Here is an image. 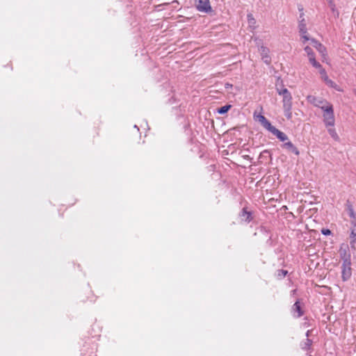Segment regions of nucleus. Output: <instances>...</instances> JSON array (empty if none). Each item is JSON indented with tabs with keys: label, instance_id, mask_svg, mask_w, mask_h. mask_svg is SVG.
I'll return each mask as SVG.
<instances>
[{
	"label": "nucleus",
	"instance_id": "12",
	"mask_svg": "<svg viewBox=\"0 0 356 356\" xmlns=\"http://www.w3.org/2000/svg\"><path fill=\"white\" fill-rule=\"evenodd\" d=\"M298 29L300 33H307V22L305 19L298 20Z\"/></svg>",
	"mask_w": 356,
	"mask_h": 356
},
{
	"label": "nucleus",
	"instance_id": "30",
	"mask_svg": "<svg viewBox=\"0 0 356 356\" xmlns=\"http://www.w3.org/2000/svg\"><path fill=\"white\" fill-rule=\"evenodd\" d=\"M329 4H330V8H331L332 10V11H334V9H335V5H334V3H333L332 0H330V3H329Z\"/></svg>",
	"mask_w": 356,
	"mask_h": 356
},
{
	"label": "nucleus",
	"instance_id": "14",
	"mask_svg": "<svg viewBox=\"0 0 356 356\" xmlns=\"http://www.w3.org/2000/svg\"><path fill=\"white\" fill-rule=\"evenodd\" d=\"M312 344V341L309 339H306V340L300 343V347L302 350H309Z\"/></svg>",
	"mask_w": 356,
	"mask_h": 356
},
{
	"label": "nucleus",
	"instance_id": "7",
	"mask_svg": "<svg viewBox=\"0 0 356 356\" xmlns=\"http://www.w3.org/2000/svg\"><path fill=\"white\" fill-rule=\"evenodd\" d=\"M339 254H340L341 259H342V262H344L346 260L351 261L350 254L348 252V246L347 245L341 246V248L339 249Z\"/></svg>",
	"mask_w": 356,
	"mask_h": 356
},
{
	"label": "nucleus",
	"instance_id": "4",
	"mask_svg": "<svg viewBox=\"0 0 356 356\" xmlns=\"http://www.w3.org/2000/svg\"><path fill=\"white\" fill-rule=\"evenodd\" d=\"M352 275L351 261H345L341 265V279L343 282L348 280Z\"/></svg>",
	"mask_w": 356,
	"mask_h": 356
},
{
	"label": "nucleus",
	"instance_id": "29",
	"mask_svg": "<svg viewBox=\"0 0 356 356\" xmlns=\"http://www.w3.org/2000/svg\"><path fill=\"white\" fill-rule=\"evenodd\" d=\"M350 239H355L356 238V232H355V230H352L351 231V233H350Z\"/></svg>",
	"mask_w": 356,
	"mask_h": 356
},
{
	"label": "nucleus",
	"instance_id": "13",
	"mask_svg": "<svg viewBox=\"0 0 356 356\" xmlns=\"http://www.w3.org/2000/svg\"><path fill=\"white\" fill-rule=\"evenodd\" d=\"M346 209L348 212V216H350V218L353 220H356V213L354 211L352 204H350L349 202H348L346 204Z\"/></svg>",
	"mask_w": 356,
	"mask_h": 356
},
{
	"label": "nucleus",
	"instance_id": "26",
	"mask_svg": "<svg viewBox=\"0 0 356 356\" xmlns=\"http://www.w3.org/2000/svg\"><path fill=\"white\" fill-rule=\"evenodd\" d=\"M350 244L352 249L356 250V238L352 239Z\"/></svg>",
	"mask_w": 356,
	"mask_h": 356
},
{
	"label": "nucleus",
	"instance_id": "17",
	"mask_svg": "<svg viewBox=\"0 0 356 356\" xmlns=\"http://www.w3.org/2000/svg\"><path fill=\"white\" fill-rule=\"evenodd\" d=\"M248 25L252 29H254L256 28V20L253 17L252 15L251 14H249L248 15Z\"/></svg>",
	"mask_w": 356,
	"mask_h": 356
},
{
	"label": "nucleus",
	"instance_id": "10",
	"mask_svg": "<svg viewBox=\"0 0 356 356\" xmlns=\"http://www.w3.org/2000/svg\"><path fill=\"white\" fill-rule=\"evenodd\" d=\"M283 147L288 149L289 151L294 153L296 155H299V154H300V152L297 149V147H296L293 145V144L290 141H288V142L285 143L284 144H283Z\"/></svg>",
	"mask_w": 356,
	"mask_h": 356
},
{
	"label": "nucleus",
	"instance_id": "24",
	"mask_svg": "<svg viewBox=\"0 0 356 356\" xmlns=\"http://www.w3.org/2000/svg\"><path fill=\"white\" fill-rule=\"evenodd\" d=\"M318 72H319L321 77H323L324 75H325L327 74L326 71L322 66L320 67L319 68H318Z\"/></svg>",
	"mask_w": 356,
	"mask_h": 356
},
{
	"label": "nucleus",
	"instance_id": "22",
	"mask_svg": "<svg viewBox=\"0 0 356 356\" xmlns=\"http://www.w3.org/2000/svg\"><path fill=\"white\" fill-rule=\"evenodd\" d=\"M242 215L246 216V222H249L251 220V213L250 212H248L245 209H243L242 211Z\"/></svg>",
	"mask_w": 356,
	"mask_h": 356
},
{
	"label": "nucleus",
	"instance_id": "28",
	"mask_svg": "<svg viewBox=\"0 0 356 356\" xmlns=\"http://www.w3.org/2000/svg\"><path fill=\"white\" fill-rule=\"evenodd\" d=\"M287 274V271L285 270H280L278 271V275L279 276H283L284 277Z\"/></svg>",
	"mask_w": 356,
	"mask_h": 356
},
{
	"label": "nucleus",
	"instance_id": "23",
	"mask_svg": "<svg viewBox=\"0 0 356 356\" xmlns=\"http://www.w3.org/2000/svg\"><path fill=\"white\" fill-rule=\"evenodd\" d=\"M301 35V38L302 40V42L305 43L307 41L311 40L309 38L307 33H300Z\"/></svg>",
	"mask_w": 356,
	"mask_h": 356
},
{
	"label": "nucleus",
	"instance_id": "19",
	"mask_svg": "<svg viewBox=\"0 0 356 356\" xmlns=\"http://www.w3.org/2000/svg\"><path fill=\"white\" fill-rule=\"evenodd\" d=\"M321 79L325 81V83L327 86L330 87H334V83L331 79H329L327 74L324 75L323 77H321Z\"/></svg>",
	"mask_w": 356,
	"mask_h": 356
},
{
	"label": "nucleus",
	"instance_id": "5",
	"mask_svg": "<svg viewBox=\"0 0 356 356\" xmlns=\"http://www.w3.org/2000/svg\"><path fill=\"white\" fill-rule=\"evenodd\" d=\"M196 8L198 11L202 13H209L211 11V6L209 0H195Z\"/></svg>",
	"mask_w": 356,
	"mask_h": 356
},
{
	"label": "nucleus",
	"instance_id": "31",
	"mask_svg": "<svg viewBox=\"0 0 356 356\" xmlns=\"http://www.w3.org/2000/svg\"><path fill=\"white\" fill-rule=\"evenodd\" d=\"M300 10L301 11V13L300 14L299 19H305V14H304V13L302 12L303 9H302V8H301V9H300Z\"/></svg>",
	"mask_w": 356,
	"mask_h": 356
},
{
	"label": "nucleus",
	"instance_id": "21",
	"mask_svg": "<svg viewBox=\"0 0 356 356\" xmlns=\"http://www.w3.org/2000/svg\"><path fill=\"white\" fill-rule=\"evenodd\" d=\"M309 63L312 65V66L316 69L319 68L322 65L316 60V58H312L309 60Z\"/></svg>",
	"mask_w": 356,
	"mask_h": 356
},
{
	"label": "nucleus",
	"instance_id": "3",
	"mask_svg": "<svg viewBox=\"0 0 356 356\" xmlns=\"http://www.w3.org/2000/svg\"><path fill=\"white\" fill-rule=\"evenodd\" d=\"M307 100L308 101V102L312 104L314 106L321 108L322 111L323 108H325L327 106V105L331 104L329 102H327L325 99L321 97H316L313 95H308L307 97Z\"/></svg>",
	"mask_w": 356,
	"mask_h": 356
},
{
	"label": "nucleus",
	"instance_id": "33",
	"mask_svg": "<svg viewBox=\"0 0 356 356\" xmlns=\"http://www.w3.org/2000/svg\"><path fill=\"white\" fill-rule=\"evenodd\" d=\"M310 334H311V330H307V332H306L307 339H309V337L310 336Z\"/></svg>",
	"mask_w": 356,
	"mask_h": 356
},
{
	"label": "nucleus",
	"instance_id": "27",
	"mask_svg": "<svg viewBox=\"0 0 356 356\" xmlns=\"http://www.w3.org/2000/svg\"><path fill=\"white\" fill-rule=\"evenodd\" d=\"M257 119L261 124L266 120V118L263 115H259L257 116Z\"/></svg>",
	"mask_w": 356,
	"mask_h": 356
},
{
	"label": "nucleus",
	"instance_id": "2",
	"mask_svg": "<svg viewBox=\"0 0 356 356\" xmlns=\"http://www.w3.org/2000/svg\"><path fill=\"white\" fill-rule=\"evenodd\" d=\"M323 122L326 127H334L335 123L333 106L332 104L323 108Z\"/></svg>",
	"mask_w": 356,
	"mask_h": 356
},
{
	"label": "nucleus",
	"instance_id": "18",
	"mask_svg": "<svg viewBox=\"0 0 356 356\" xmlns=\"http://www.w3.org/2000/svg\"><path fill=\"white\" fill-rule=\"evenodd\" d=\"M305 51L307 53L309 60H310L312 58L315 57V54H314V51H312V48H310L309 47H308V46L305 47Z\"/></svg>",
	"mask_w": 356,
	"mask_h": 356
},
{
	"label": "nucleus",
	"instance_id": "6",
	"mask_svg": "<svg viewBox=\"0 0 356 356\" xmlns=\"http://www.w3.org/2000/svg\"><path fill=\"white\" fill-rule=\"evenodd\" d=\"M291 313L295 318H300L303 315L304 312L300 307L299 300H297L292 306Z\"/></svg>",
	"mask_w": 356,
	"mask_h": 356
},
{
	"label": "nucleus",
	"instance_id": "8",
	"mask_svg": "<svg viewBox=\"0 0 356 356\" xmlns=\"http://www.w3.org/2000/svg\"><path fill=\"white\" fill-rule=\"evenodd\" d=\"M262 60L266 64H269L270 63V58L268 55L269 49L264 46H261L259 49Z\"/></svg>",
	"mask_w": 356,
	"mask_h": 356
},
{
	"label": "nucleus",
	"instance_id": "25",
	"mask_svg": "<svg viewBox=\"0 0 356 356\" xmlns=\"http://www.w3.org/2000/svg\"><path fill=\"white\" fill-rule=\"evenodd\" d=\"M321 233L323 235L328 236L331 234V231L329 229H322Z\"/></svg>",
	"mask_w": 356,
	"mask_h": 356
},
{
	"label": "nucleus",
	"instance_id": "1",
	"mask_svg": "<svg viewBox=\"0 0 356 356\" xmlns=\"http://www.w3.org/2000/svg\"><path fill=\"white\" fill-rule=\"evenodd\" d=\"M275 90L277 94L282 97V104H283V111L285 117L288 120H291L292 118V95L289 92V90L284 88L281 81L280 83H276Z\"/></svg>",
	"mask_w": 356,
	"mask_h": 356
},
{
	"label": "nucleus",
	"instance_id": "16",
	"mask_svg": "<svg viewBox=\"0 0 356 356\" xmlns=\"http://www.w3.org/2000/svg\"><path fill=\"white\" fill-rule=\"evenodd\" d=\"M261 125L268 130L270 133L275 130V127L271 124V123L266 119L263 123H261Z\"/></svg>",
	"mask_w": 356,
	"mask_h": 356
},
{
	"label": "nucleus",
	"instance_id": "20",
	"mask_svg": "<svg viewBox=\"0 0 356 356\" xmlns=\"http://www.w3.org/2000/svg\"><path fill=\"white\" fill-rule=\"evenodd\" d=\"M230 108H231L230 105L223 106L220 107V108H218V113L220 114H225L229 111V109Z\"/></svg>",
	"mask_w": 356,
	"mask_h": 356
},
{
	"label": "nucleus",
	"instance_id": "15",
	"mask_svg": "<svg viewBox=\"0 0 356 356\" xmlns=\"http://www.w3.org/2000/svg\"><path fill=\"white\" fill-rule=\"evenodd\" d=\"M327 131L330 136L334 140L338 141L339 140V137L335 130V129L333 128V127H330V128L327 129Z\"/></svg>",
	"mask_w": 356,
	"mask_h": 356
},
{
	"label": "nucleus",
	"instance_id": "9",
	"mask_svg": "<svg viewBox=\"0 0 356 356\" xmlns=\"http://www.w3.org/2000/svg\"><path fill=\"white\" fill-rule=\"evenodd\" d=\"M311 42L312 45L321 53L323 56H324L326 53V49L325 47L318 42L315 39H311Z\"/></svg>",
	"mask_w": 356,
	"mask_h": 356
},
{
	"label": "nucleus",
	"instance_id": "11",
	"mask_svg": "<svg viewBox=\"0 0 356 356\" xmlns=\"http://www.w3.org/2000/svg\"><path fill=\"white\" fill-rule=\"evenodd\" d=\"M272 134L277 136L278 139H280L281 141H285L288 139L287 136L282 131H280L277 128L273 130Z\"/></svg>",
	"mask_w": 356,
	"mask_h": 356
},
{
	"label": "nucleus",
	"instance_id": "35",
	"mask_svg": "<svg viewBox=\"0 0 356 356\" xmlns=\"http://www.w3.org/2000/svg\"><path fill=\"white\" fill-rule=\"evenodd\" d=\"M309 356H311V355H309Z\"/></svg>",
	"mask_w": 356,
	"mask_h": 356
},
{
	"label": "nucleus",
	"instance_id": "34",
	"mask_svg": "<svg viewBox=\"0 0 356 356\" xmlns=\"http://www.w3.org/2000/svg\"><path fill=\"white\" fill-rule=\"evenodd\" d=\"M327 1H328V2L330 3V0H327Z\"/></svg>",
	"mask_w": 356,
	"mask_h": 356
},
{
	"label": "nucleus",
	"instance_id": "32",
	"mask_svg": "<svg viewBox=\"0 0 356 356\" xmlns=\"http://www.w3.org/2000/svg\"><path fill=\"white\" fill-rule=\"evenodd\" d=\"M225 88L226 89H229V88H232V84H230V83H226L225 84Z\"/></svg>",
	"mask_w": 356,
	"mask_h": 356
}]
</instances>
